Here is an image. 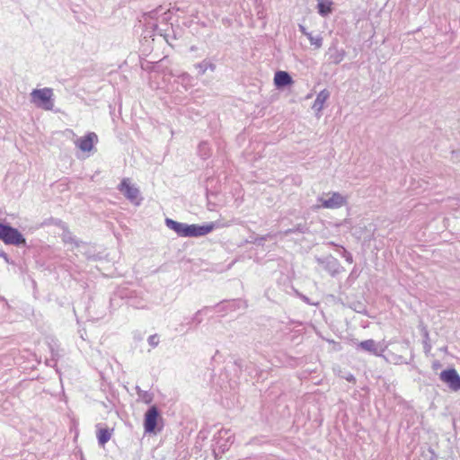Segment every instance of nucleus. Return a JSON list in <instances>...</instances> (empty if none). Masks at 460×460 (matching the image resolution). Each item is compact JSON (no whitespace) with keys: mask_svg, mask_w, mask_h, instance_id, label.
<instances>
[{"mask_svg":"<svg viewBox=\"0 0 460 460\" xmlns=\"http://www.w3.org/2000/svg\"><path fill=\"white\" fill-rule=\"evenodd\" d=\"M165 225L168 228L173 230L179 236L182 237L204 236L214 229V224L204 226L188 225L174 221L171 218L165 219Z\"/></svg>","mask_w":460,"mask_h":460,"instance_id":"f257e3e1","label":"nucleus"},{"mask_svg":"<svg viewBox=\"0 0 460 460\" xmlns=\"http://www.w3.org/2000/svg\"><path fill=\"white\" fill-rule=\"evenodd\" d=\"M30 102L35 107L45 111H54L55 95L54 90L50 87L33 89L30 93Z\"/></svg>","mask_w":460,"mask_h":460,"instance_id":"f03ea898","label":"nucleus"},{"mask_svg":"<svg viewBox=\"0 0 460 460\" xmlns=\"http://www.w3.org/2000/svg\"><path fill=\"white\" fill-rule=\"evenodd\" d=\"M318 202H320V204L315 205L314 208H323L335 209L347 205L348 199L340 192H328L319 197Z\"/></svg>","mask_w":460,"mask_h":460,"instance_id":"7ed1b4c3","label":"nucleus"},{"mask_svg":"<svg viewBox=\"0 0 460 460\" xmlns=\"http://www.w3.org/2000/svg\"><path fill=\"white\" fill-rule=\"evenodd\" d=\"M0 240L8 245H26L25 238L16 228L2 223H0Z\"/></svg>","mask_w":460,"mask_h":460,"instance_id":"20e7f679","label":"nucleus"},{"mask_svg":"<svg viewBox=\"0 0 460 460\" xmlns=\"http://www.w3.org/2000/svg\"><path fill=\"white\" fill-rule=\"evenodd\" d=\"M118 190L134 205H140L142 201V198L140 197V191L137 187L131 184L130 180L128 178H124L119 185L118 186Z\"/></svg>","mask_w":460,"mask_h":460,"instance_id":"39448f33","label":"nucleus"},{"mask_svg":"<svg viewBox=\"0 0 460 460\" xmlns=\"http://www.w3.org/2000/svg\"><path fill=\"white\" fill-rule=\"evenodd\" d=\"M439 378L442 382L447 385L450 390L454 392L460 390V376L455 368L442 371L439 374Z\"/></svg>","mask_w":460,"mask_h":460,"instance_id":"423d86ee","label":"nucleus"},{"mask_svg":"<svg viewBox=\"0 0 460 460\" xmlns=\"http://www.w3.org/2000/svg\"><path fill=\"white\" fill-rule=\"evenodd\" d=\"M159 418V411L156 406H151L145 414L144 429L146 433L155 432Z\"/></svg>","mask_w":460,"mask_h":460,"instance_id":"0eeeda50","label":"nucleus"},{"mask_svg":"<svg viewBox=\"0 0 460 460\" xmlns=\"http://www.w3.org/2000/svg\"><path fill=\"white\" fill-rule=\"evenodd\" d=\"M97 141V135L93 132H89L86 136L78 138L75 145L83 152H90Z\"/></svg>","mask_w":460,"mask_h":460,"instance_id":"6e6552de","label":"nucleus"},{"mask_svg":"<svg viewBox=\"0 0 460 460\" xmlns=\"http://www.w3.org/2000/svg\"><path fill=\"white\" fill-rule=\"evenodd\" d=\"M193 66L198 71L199 75H205L208 70L214 72L217 67L216 64L208 58H205L201 62L194 64Z\"/></svg>","mask_w":460,"mask_h":460,"instance_id":"1a4fd4ad","label":"nucleus"},{"mask_svg":"<svg viewBox=\"0 0 460 460\" xmlns=\"http://www.w3.org/2000/svg\"><path fill=\"white\" fill-rule=\"evenodd\" d=\"M96 429L98 444L102 447H104V445L111 439L113 429H110L108 428H102L101 424L96 425Z\"/></svg>","mask_w":460,"mask_h":460,"instance_id":"9d476101","label":"nucleus"},{"mask_svg":"<svg viewBox=\"0 0 460 460\" xmlns=\"http://www.w3.org/2000/svg\"><path fill=\"white\" fill-rule=\"evenodd\" d=\"M329 97H330V92L328 90L324 89V90L321 91L318 93V95L313 104V107H312L313 111L314 112H320L323 110V105L326 102V101L329 99Z\"/></svg>","mask_w":460,"mask_h":460,"instance_id":"9b49d317","label":"nucleus"},{"mask_svg":"<svg viewBox=\"0 0 460 460\" xmlns=\"http://www.w3.org/2000/svg\"><path fill=\"white\" fill-rule=\"evenodd\" d=\"M193 77L188 73H181L174 80V83L181 84L184 91H188L192 86Z\"/></svg>","mask_w":460,"mask_h":460,"instance_id":"f8f14e48","label":"nucleus"},{"mask_svg":"<svg viewBox=\"0 0 460 460\" xmlns=\"http://www.w3.org/2000/svg\"><path fill=\"white\" fill-rule=\"evenodd\" d=\"M274 84L277 89L288 86V71H277L274 76Z\"/></svg>","mask_w":460,"mask_h":460,"instance_id":"ddd939ff","label":"nucleus"},{"mask_svg":"<svg viewBox=\"0 0 460 460\" xmlns=\"http://www.w3.org/2000/svg\"><path fill=\"white\" fill-rule=\"evenodd\" d=\"M332 2L331 0H318L317 10L318 13L325 17L332 12Z\"/></svg>","mask_w":460,"mask_h":460,"instance_id":"4468645a","label":"nucleus"},{"mask_svg":"<svg viewBox=\"0 0 460 460\" xmlns=\"http://www.w3.org/2000/svg\"><path fill=\"white\" fill-rule=\"evenodd\" d=\"M358 347L364 350L372 352L373 354H375L376 356H381V353L378 351V346L373 340H367V341H361L358 344Z\"/></svg>","mask_w":460,"mask_h":460,"instance_id":"2eb2a0df","label":"nucleus"},{"mask_svg":"<svg viewBox=\"0 0 460 460\" xmlns=\"http://www.w3.org/2000/svg\"><path fill=\"white\" fill-rule=\"evenodd\" d=\"M263 149L264 144L257 141L252 142L249 146V149L246 151V154L248 156H251L252 154L255 152L256 154L254 155V156L251 158L252 160H255L257 159V156H261V153L263 151Z\"/></svg>","mask_w":460,"mask_h":460,"instance_id":"dca6fc26","label":"nucleus"},{"mask_svg":"<svg viewBox=\"0 0 460 460\" xmlns=\"http://www.w3.org/2000/svg\"><path fill=\"white\" fill-rule=\"evenodd\" d=\"M301 31L307 36L310 43L315 47V49H319L323 44V38L320 35L313 36L311 33L306 32L304 26L300 25Z\"/></svg>","mask_w":460,"mask_h":460,"instance_id":"f3484780","label":"nucleus"},{"mask_svg":"<svg viewBox=\"0 0 460 460\" xmlns=\"http://www.w3.org/2000/svg\"><path fill=\"white\" fill-rule=\"evenodd\" d=\"M230 431L228 429H221L219 432H218V441H217V444L220 443V439L224 438L226 437V444H221L219 447L221 448H223V450H225V448L226 447V444L227 443H230L232 444L233 443V439H232V436L229 434Z\"/></svg>","mask_w":460,"mask_h":460,"instance_id":"a211bd4d","label":"nucleus"},{"mask_svg":"<svg viewBox=\"0 0 460 460\" xmlns=\"http://www.w3.org/2000/svg\"><path fill=\"white\" fill-rule=\"evenodd\" d=\"M199 153L200 156L202 158H204V159L208 157L209 150H208L207 143H200L199 144Z\"/></svg>","mask_w":460,"mask_h":460,"instance_id":"6ab92c4d","label":"nucleus"},{"mask_svg":"<svg viewBox=\"0 0 460 460\" xmlns=\"http://www.w3.org/2000/svg\"><path fill=\"white\" fill-rule=\"evenodd\" d=\"M63 241L65 243H75L76 246L79 245L78 242L75 240V236H73L70 232H64V234H63Z\"/></svg>","mask_w":460,"mask_h":460,"instance_id":"aec40b11","label":"nucleus"},{"mask_svg":"<svg viewBox=\"0 0 460 460\" xmlns=\"http://www.w3.org/2000/svg\"><path fill=\"white\" fill-rule=\"evenodd\" d=\"M345 52L343 50L341 51H336L334 55L332 56V61L335 64H339L341 62L344 58Z\"/></svg>","mask_w":460,"mask_h":460,"instance_id":"412c9836","label":"nucleus"},{"mask_svg":"<svg viewBox=\"0 0 460 460\" xmlns=\"http://www.w3.org/2000/svg\"><path fill=\"white\" fill-rule=\"evenodd\" d=\"M328 269L332 271V274L334 275L338 272V263L335 260L328 262Z\"/></svg>","mask_w":460,"mask_h":460,"instance_id":"4be33fe9","label":"nucleus"},{"mask_svg":"<svg viewBox=\"0 0 460 460\" xmlns=\"http://www.w3.org/2000/svg\"><path fill=\"white\" fill-rule=\"evenodd\" d=\"M148 343L152 347H156L158 345V343H159V338H158L157 334H154V335L149 336Z\"/></svg>","mask_w":460,"mask_h":460,"instance_id":"5701e85b","label":"nucleus"},{"mask_svg":"<svg viewBox=\"0 0 460 460\" xmlns=\"http://www.w3.org/2000/svg\"><path fill=\"white\" fill-rule=\"evenodd\" d=\"M342 249V255L346 258V261L349 263H352L353 258L352 255L344 248L341 246Z\"/></svg>","mask_w":460,"mask_h":460,"instance_id":"b1692460","label":"nucleus"},{"mask_svg":"<svg viewBox=\"0 0 460 460\" xmlns=\"http://www.w3.org/2000/svg\"><path fill=\"white\" fill-rule=\"evenodd\" d=\"M451 159L454 162L459 163L460 162V152L459 151H453L451 155Z\"/></svg>","mask_w":460,"mask_h":460,"instance_id":"393cba45","label":"nucleus"},{"mask_svg":"<svg viewBox=\"0 0 460 460\" xmlns=\"http://www.w3.org/2000/svg\"><path fill=\"white\" fill-rule=\"evenodd\" d=\"M424 336H425V339H426V341H425V349H426V351L428 352V351H429V349H430V348H431V347H430V345H429V342H428V340H429V333H428V332H427V331H425Z\"/></svg>","mask_w":460,"mask_h":460,"instance_id":"a878e982","label":"nucleus"},{"mask_svg":"<svg viewBox=\"0 0 460 460\" xmlns=\"http://www.w3.org/2000/svg\"><path fill=\"white\" fill-rule=\"evenodd\" d=\"M136 390H137L138 396H142V394H146V392L141 390L139 386H136Z\"/></svg>","mask_w":460,"mask_h":460,"instance_id":"bb28decb","label":"nucleus"},{"mask_svg":"<svg viewBox=\"0 0 460 460\" xmlns=\"http://www.w3.org/2000/svg\"><path fill=\"white\" fill-rule=\"evenodd\" d=\"M141 397H142V398H143L146 402H148L151 400V398H148V399L146 398V397H147V394H142V396H141Z\"/></svg>","mask_w":460,"mask_h":460,"instance_id":"cd10ccee","label":"nucleus"},{"mask_svg":"<svg viewBox=\"0 0 460 460\" xmlns=\"http://www.w3.org/2000/svg\"><path fill=\"white\" fill-rule=\"evenodd\" d=\"M347 380H348V381H349V382H354V381H355V378H354V376H353L352 375H350V376H349L347 377Z\"/></svg>","mask_w":460,"mask_h":460,"instance_id":"c85d7f7f","label":"nucleus"},{"mask_svg":"<svg viewBox=\"0 0 460 460\" xmlns=\"http://www.w3.org/2000/svg\"><path fill=\"white\" fill-rule=\"evenodd\" d=\"M0 256L4 257L5 260H7V255L4 252H1Z\"/></svg>","mask_w":460,"mask_h":460,"instance_id":"c756f323","label":"nucleus"},{"mask_svg":"<svg viewBox=\"0 0 460 460\" xmlns=\"http://www.w3.org/2000/svg\"><path fill=\"white\" fill-rule=\"evenodd\" d=\"M288 82H289V86H290L293 83L292 78L290 76H289Z\"/></svg>","mask_w":460,"mask_h":460,"instance_id":"7c9ffc66","label":"nucleus"},{"mask_svg":"<svg viewBox=\"0 0 460 460\" xmlns=\"http://www.w3.org/2000/svg\"><path fill=\"white\" fill-rule=\"evenodd\" d=\"M330 244L333 245V246H337V244H335L333 242H331Z\"/></svg>","mask_w":460,"mask_h":460,"instance_id":"2f4dec72","label":"nucleus"}]
</instances>
